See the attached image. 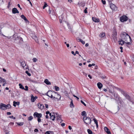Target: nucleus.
<instances>
[{
  "label": "nucleus",
  "mask_w": 134,
  "mask_h": 134,
  "mask_svg": "<svg viewBox=\"0 0 134 134\" xmlns=\"http://www.w3.org/2000/svg\"><path fill=\"white\" fill-rule=\"evenodd\" d=\"M5 104L1 103L0 104V109L3 110H5Z\"/></svg>",
  "instance_id": "1a4fd4ad"
},
{
  "label": "nucleus",
  "mask_w": 134,
  "mask_h": 134,
  "mask_svg": "<svg viewBox=\"0 0 134 134\" xmlns=\"http://www.w3.org/2000/svg\"><path fill=\"white\" fill-rule=\"evenodd\" d=\"M3 71H4V72H6V69H5L4 68H3Z\"/></svg>",
  "instance_id": "e2e57ef3"
},
{
  "label": "nucleus",
  "mask_w": 134,
  "mask_h": 134,
  "mask_svg": "<svg viewBox=\"0 0 134 134\" xmlns=\"http://www.w3.org/2000/svg\"><path fill=\"white\" fill-rule=\"evenodd\" d=\"M102 2L103 4H105L106 3V2L105 1H103V0L102 1Z\"/></svg>",
  "instance_id": "09e8293b"
},
{
  "label": "nucleus",
  "mask_w": 134,
  "mask_h": 134,
  "mask_svg": "<svg viewBox=\"0 0 134 134\" xmlns=\"http://www.w3.org/2000/svg\"><path fill=\"white\" fill-rule=\"evenodd\" d=\"M88 76L90 79H91L92 78V77L91 76V75H88Z\"/></svg>",
  "instance_id": "4d7b16f0"
},
{
  "label": "nucleus",
  "mask_w": 134,
  "mask_h": 134,
  "mask_svg": "<svg viewBox=\"0 0 134 134\" xmlns=\"http://www.w3.org/2000/svg\"><path fill=\"white\" fill-rule=\"evenodd\" d=\"M81 102L85 106H86V104L82 100H81Z\"/></svg>",
  "instance_id": "79ce46f5"
},
{
  "label": "nucleus",
  "mask_w": 134,
  "mask_h": 134,
  "mask_svg": "<svg viewBox=\"0 0 134 134\" xmlns=\"http://www.w3.org/2000/svg\"><path fill=\"white\" fill-rule=\"evenodd\" d=\"M46 95L56 101L60 100L61 98V96L58 93L51 90L48 91L46 93Z\"/></svg>",
  "instance_id": "f257e3e1"
},
{
  "label": "nucleus",
  "mask_w": 134,
  "mask_h": 134,
  "mask_svg": "<svg viewBox=\"0 0 134 134\" xmlns=\"http://www.w3.org/2000/svg\"><path fill=\"white\" fill-rule=\"evenodd\" d=\"M46 119H48L49 118V116H48V115H46Z\"/></svg>",
  "instance_id": "680f3d73"
},
{
  "label": "nucleus",
  "mask_w": 134,
  "mask_h": 134,
  "mask_svg": "<svg viewBox=\"0 0 134 134\" xmlns=\"http://www.w3.org/2000/svg\"><path fill=\"white\" fill-rule=\"evenodd\" d=\"M44 82L47 85H50L51 84V82L47 79L44 80Z\"/></svg>",
  "instance_id": "dca6fc26"
},
{
  "label": "nucleus",
  "mask_w": 134,
  "mask_h": 134,
  "mask_svg": "<svg viewBox=\"0 0 134 134\" xmlns=\"http://www.w3.org/2000/svg\"><path fill=\"white\" fill-rule=\"evenodd\" d=\"M54 87L56 91H58L59 90V88L58 87L55 86Z\"/></svg>",
  "instance_id": "473e14b6"
},
{
  "label": "nucleus",
  "mask_w": 134,
  "mask_h": 134,
  "mask_svg": "<svg viewBox=\"0 0 134 134\" xmlns=\"http://www.w3.org/2000/svg\"><path fill=\"white\" fill-rule=\"evenodd\" d=\"M11 108V106L9 104H8L7 105H6L5 108L6 109H9Z\"/></svg>",
  "instance_id": "c85d7f7f"
},
{
  "label": "nucleus",
  "mask_w": 134,
  "mask_h": 134,
  "mask_svg": "<svg viewBox=\"0 0 134 134\" xmlns=\"http://www.w3.org/2000/svg\"><path fill=\"white\" fill-rule=\"evenodd\" d=\"M4 83L3 84V86H4L5 85L6 83V81H5V82H3Z\"/></svg>",
  "instance_id": "0e129e2a"
},
{
  "label": "nucleus",
  "mask_w": 134,
  "mask_h": 134,
  "mask_svg": "<svg viewBox=\"0 0 134 134\" xmlns=\"http://www.w3.org/2000/svg\"><path fill=\"white\" fill-rule=\"evenodd\" d=\"M25 73L29 76H30L31 75V74L28 71H26Z\"/></svg>",
  "instance_id": "58836bf2"
},
{
  "label": "nucleus",
  "mask_w": 134,
  "mask_h": 134,
  "mask_svg": "<svg viewBox=\"0 0 134 134\" xmlns=\"http://www.w3.org/2000/svg\"><path fill=\"white\" fill-rule=\"evenodd\" d=\"M0 82H5V80L4 79H3L1 77H0Z\"/></svg>",
  "instance_id": "a878e982"
},
{
  "label": "nucleus",
  "mask_w": 134,
  "mask_h": 134,
  "mask_svg": "<svg viewBox=\"0 0 134 134\" xmlns=\"http://www.w3.org/2000/svg\"><path fill=\"white\" fill-rule=\"evenodd\" d=\"M33 119V117L32 116H30L28 118V120L29 121H31Z\"/></svg>",
  "instance_id": "c9c22d12"
},
{
  "label": "nucleus",
  "mask_w": 134,
  "mask_h": 134,
  "mask_svg": "<svg viewBox=\"0 0 134 134\" xmlns=\"http://www.w3.org/2000/svg\"><path fill=\"white\" fill-rule=\"evenodd\" d=\"M77 40L78 42H80L83 44H85V41H83L80 38H77Z\"/></svg>",
  "instance_id": "aec40b11"
},
{
  "label": "nucleus",
  "mask_w": 134,
  "mask_h": 134,
  "mask_svg": "<svg viewBox=\"0 0 134 134\" xmlns=\"http://www.w3.org/2000/svg\"><path fill=\"white\" fill-rule=\"evenodd\" d=\"M19 87L20 88L23 90L25 89L24 87L23 86V85L21 83H19Z\"/></svg>",
  "instance_id": "cd10ccee"
},
{
  "label": "nucleus",
  "mask_w": 134,
  "mask_h": 134,
  "mask_svg": "<svg viewBox=\"0 0 134 134\" xmlns=\"http://www.w3.org/2000/svg\"><path fill=\"white\" fill-rule=\"evenodd\" d=\"M109 92L110 93H111L112 94H113V95H115V94L114 93V91L113 90L112 91L109 89Z\"/></svg>",
  "instance_id": "f704fd0d"
},
{
  "label": "nucleus",
  "mask_w": 134,
  "mask_h": 134,
  "mask_svg": "<svg viewBox=\"0 0 134 134\" xmlns=\"http://www.w3.org/2000/svg\"><path fill=\"white\" fill-rule=\"evenodd\" d=\"M127 20V17L125 15L122 16L120 18V20L122 22L126 21Z\"/></svg>",
  "instance_id": "39448f33"
},
{
  "label": "nucleus",
  "mask_w": 134,
  "mask_h": 134,
  "mask_svg": "<svg viewBox=\"0 0 134 134\" xmlns=\"http://www.w3.org/2000/svg\"><path fill=\"white\" fill-rule=\"evenodd\" d=\"M89 45V44L88 43H87L85 44L86 47H88Z\"/></svg>",
  "instance_id": "bf43d9fd"
},
{
  "label": "nucleus",
  "mask_w": 134,
  "mask_h": 134,
  "mask_svg": "<svg viewBox=\"0 0 134 134\" xmlns=\"http://www.w3.org/2000/svg\"><path fill=\"white\" fill-rule=\"evenodd\" d=\"M93 120L94 121V122L96 124H98V122L95 118H94L93 119Z\"/></svg>",
  "instance_id": "ea45409f"
},
{
  "label": "nucleus",
  "mask_w": 134,
  "mask_h": 134,
  "mask_svg": "<svg viewBox=\"0 0 134 134\" xmlns=\"http://www.w3.org/2000/svg\"><path fill=\"white\" fill-rule=\"evenodd\" d=\"M38 131L37 129H35L34 130V131L35 132H38Z\"/></svg>",
  "instance_id": "6e6d98bb"
},
{
  "label": "nucleus",
  "mask_w": 134,
  "mask_h": 134,
  "mask_svg": "<svg viewBox=\"0 0 134 134\" xmlns=\"http://www.w3.org/2000/svg\"><path fill=\"white\" fill-rule=\"evenodd\" d=\"M83 121L85 124L88 125L91 124V120L90 118L85 116H83Z\"/></svg>",
  "instance_id": "7ed1b4c3"
},
{
  "label": "nucleus",
  "mask_w": 134,
  "mask_h": 134,
  "mask_svg": "<svg viewBox=\"0 0 134 134\" xmlns=\"http://www.w3.org/2000/svg\"><path fill=\"white\" fill-rule=\"evenodd\" d=\"M49 111H47L46 112V114L47 115L48 114H49Z\"/></svg>",
  "instance_id": "052dcab7"
},
{
  "label": "nucleus",
  "mask_w": 134,
  "mask_h": 134,
  "mask_svg": "<svg viewBox=\"0 0 134 134\" xmlns=\"http://www.w3.org/2000/svg\"><path fill=\"white\" fill-rule=\"evenodd\" d=\"M21 18L23 19L25 21V22L26 23H29V22L28 20L23 15H22L21 16Z\"/></svg>",
  "instance_id": "9d476101"
},
{
  "label": "nucleus",
  "mask_w": 134,
  "mask_h": 134,
  "mask_svg": "<svg viewBox=\"0 0 134 134\" xmlns=\"http://www.w3.org/2000/svg\"><path fill=\"white\" fill-rule=\"evenodd\" d=\"M51 132H52V131H48L46 132L45 134H50Z\"/></svg>",
  "instance_id": "a19ab883"
},
{
  "label": "nucleus",
  "mask_w": 134,
  "mask_h": 134,
  "mask_svg": "<svg viewBox=\"0 0 134 134\" xmlns=\"http://www.w3.org/2000/svg\"><path fill=\"white\" fill-rule=\"evenodd\" d=\"M49 14L50 16L52 19H54L56 18V16L54 11H53L52 12V13H49Z\"/></svg>",
  "instance_id": "0eeeda50"
},
{
  "label": "nucleus",
  "mask_w": 134,
  "mask_h": 134,
  "mask_svg": "<svg viewBox=\"0 0 134 134\" xmlns=\"http://www.w3.org/2000/svg\"><path fill=\"white\" fill-rule=\"evenodd\" d=\"M12 12L13 14H15L16 13H19V12L16 8H14L12 9Z\"/></svg>",
  "instance_id": "9b49d317"
},
{
  "label": "nucleus",
  "mask_w": 134,
  "mask_h": 134,
  "mask_svg": "<svg viewBox=\"0 0 134 134\" xmlns=\"http://www.w3.org/2000/svg\"><path fill=\"white\" fill-rule=\"evenodd\" d=\"M105 35V34L104 33H102L100 34L99 36L101 37H104Z\"/></svg>",
  "instance_id": "393cba45"
},
{
  "label": "nucleus",
  "mask_w": 134,
  "mask_h": 134,
  "mask_svg": "<svg viewBox=\"0 0 134 134\" xmlns=\"http://www.w3.org/2000/svg\"><path fill=\"white\" fill-rule=\"evenodd\" d=\"M31 101L32 102H34L35 101L36 99L31 94Z\"/></svg>",
  "instance_id": "5701e85b"
},
{
  "label": "nucleus",
  "mask_w": 134,
  "mask_h": 134,
  "mask_svg": "<svg viewBox=\"0 0 134 134\" xmlns=\"http://www.w3.org/2000/svg\"><path fill=\"white\" fill-rule=\"evenodd\" d=\"M124 96H125L126 98L127 99L129 100H130V97L127 94H124Z\"/></svg>",
  "instance_id": "c756f323"
},
{
  "label": "nucleus",
  "mask_w": 134,
  "mask_h": 134,
  "mask_svg": "<svg viewBox=\"0 0 134 134\" xmlns=\"http://www.w3.org/2000/svg\"><path fill=\"white\" fill-rule=\"evenodd\" d=\"M24 124V123L23 122L17 123V125H19V126L22 125Z\"/></svg>",
  "instance_id": "7c9ffc66"
},
{
  "label": "nucleus",
  "mask_w": 134,
  "mask_h": 134,
  "mask_svg": "<svg viewBox=\"0 0 134 134\" xmlns=\"http://www.w3.org/2000/svg\"><path fill=\"white\" fill-rule=\"evenodd\" d=\"M3 0H0V4H3Z\"/></svg>",
  "instance_id": "de8ad7c7"
},
{
  "label": "nucleus",
  "mask_w": 134,
  "mask_h": 134,
  "mask_svg": "<svg viewBox=\"0 0 134 134\" xmlns=\"http://www.w3.org/2000/svg\"><path fill=\"white\" fill-rule=\"evenodd\" d=\"M117 32L115 29H114L113 30V33L112 35V37L114 40V41H115L116 39V35Z\"/></svg>",
  "instance_id": "20e7f679"
},
{
  "label": "nucleus",
  "mask_w": 134,
  "mask_h": 134,
  "mask_svg": "<svg viewBox=\"0 0 134 134\" xmlns=\"http://www.w3.org/2000/svg\"><path fill=\"white\" fill-rule=\"evenodd\" d=\"M38 107L39 109L42 110L43 108L44 105L42 104L38 103Z\"/></svg>",
  "instance_id": "ddd939ff"
},
{
  "label": "nucleus",
  "mask_w": 134,
  "mask_h": 134,
  "mask_svg": "<svg viewBox=\"0 0 134 134\" xmlns=\"http://www.w3.org/2000/svg\"><path fill=\"white\" fill-rule=\"evenodd\" d=\"M92 19L93 21L95 22H98L99 21V19L98 18L93 17L92 18Z\"/></svg>",
  "instance_id": "4468645a"
},
{
  "label": "nucleus",
  "mask_w": 134,
  "mask_h": 134,
  "mask_svg": "<svg viewBox=\"0 0 134 134\" xmlns=\"http://www.w3.org/2000/svg\"><path fill=\"white\" fill-rule=\"evenodd\" d=\"M17 40L16 42H19L20 41V40L21 41H23V39L20 37H18L15 40Z\"/></svg>",
  "instance_id": "b1692460"
},
{
  "label": "nucleus",
  "mask_w": 134,
  "mask_h": 134,
  "mask_svg": "<svg viewBox=\"0 0 134 134\" xmlns=\"http://www.w3.org/2000/svg\"><path fill=\"white\" fill-rule=\"evenodd\" d=\"M132 59L134 62V56H133L132 57Z\"/></svg>",
  "instance_id": "774afa93"
},
{
  "label": "nucleus",
  "mask_w": 134,
  "mask_h": 134,
  "mask_svg": "<svg viewBox=\"0 0 134 134\" xmlns=\"http://www.w3.org/2000/svg\"><path fill=\"white\" fill-rule=\"evenodd\" d=\"M104 130L108 134H111V132L109 131V130L108 129V127H105L104 128Z\"/></svg>",
  "instance_id": "f8f14e48"
},
{
  "label": "nucleus",
  "mask_w": 134,
  "mask_h": 134,
  "mask_svg": "<svg viewBox=\"0 0 134 134\" xmlns=\"http://www.w3.org/2000/svg\"><path fill=\"white\" fill-rule=\"evenodd\" d=\"M87 8H86V9L84 10V12L85 13H87Z\"/></svg>",
  "instance_id": "a18cd8bd"
},
{
  "label": "nucleus",
  "mask_w": 134,
  "mask_h": 134,
  "mask_svg": "<svg viewBox=\"0 0 134 134\" xmlns=\"http://www.w3.org/2000/svg\"><path fill=\"white\" fill-rule=\"evenodd\" d=\"M73 95L74 97L76 98L77 99H79V98L75 95L74 94H73Z\"/></svg>",
  "instance_id": "603ef678"
},
{
  "label": "nucleus",
  "mask_w": 134,
  "mask_h": 134,
  "mask_svg": "<svg viewBox=\"0 0 134 134\" xmlns=\"http://www.w3.org/2000/svg\"><path fill=\"white\" fill-rule=\"evenodd\" d=\"M37 121L38 122H40L41 121V120L40 118H38Z\"/></svg>",
  "instance_id": "49530a36"
},
{
  "label": "nucleus",
  "mask_w": 134,
  "mask_h": 134,
  "mask_svg": "<svg viewBox=\"0 0 134 134\" xmlns=\"http://www.w3.org/2000/svg\"><path fill=\"white\" fill-rule=\"evenodd\" d=\"M61 125L62 126H64L65 125V124L64 123H62L61 124Z\"/></svg>",
  "instance_id": "5fc2aeb1"
},
{
  "label": "nucleus",
  "mask_w": 134,
  "mask_h": 134,
  "mask_svg": "<svg viewBox=\"0 0 134 134\" xmlns=\"http://www.w3.org/2000/svg\"><path fill=\"white\" fill-rule=\"evenodd\" d=\"M53 114L52 116L50 117V119H51L53 121H54L55 120V115L54 113H53Z\"/></svg>",
  "instance_id": "412c9836"
},
{
  "label": "nucleus",
  "mask_w": 134,
  "mask_h": 134,
  "mask_svg": "<svg viewBox=\"0 0 134 134\" xmlns=\"http://www.w3.org/2000/svg\"><path fill=\"white\" fill-rule=\"evenodd\" d=\"M21 65L24 69H25L26 68V64L24 62H22L21 63Z\"/></svg>",
  "instance_id": "2eb2a0df"
},
{
  "label": "nucleus",
  "mask_w": 134,
  "mask_h": 134,
  "mask_svg": "<svg viewBox=\"0 0 134 134\" xmlns=\"http://www.w3.org/2000/svg\"><path fill=\"white\" fill-rule=\"evenodd\" d=\"M97 85L98 88L99 89H101L103 86L102 84L100 82L97 83Z\"/></svg>",
  "instance_id": "f3484780"
},
{
  "label": "nucleus",
  "mask_w": 134,
  "mask_h": 134,
  "mask_svg": "<svg viewBox=\"0 0 134 134\" xmlns=\"http://www.w3.org/2000/svg\"><path fill=\"white\" fill-rule=\"evenodd\" d=\"M121 37L122 39L124 40L126 42L125 43L128 45L130 44L131 43L129 41H131V38L128 34L125 32H123L121 35Z\"/></svg>",
  "instance_id": "f03ea898"
},
{
  "label": "nucleus",
  "mask_w": 134,
  "mask_h": 134,
  "mask_svg": "<svg viewBox=\"0 0 134 134\" xmlns=\"http://www.w3.org/2000/svg\"><path fill=\"white\" fill-rule=\"evenodd\" d=\"M33 115L35 118L37 117L38 118H39L42 117V114L41 113H38L36 112L34 113Z\"/></svg>",
  "instance_id": "423d86ee"
},
{
  "label": "nucleus",
  "mask_w": 134,
  "mask_h": 134,
  "mask_svg": "<svg viewBox=\"0 0 134 134\" xmlns=\"http://www.w3.org/2000/svg\"><path fill=\"white\" fill-rule=\"evenodd\" d=\"M32 38L34 39L36 42H38V39L37 36L35 35H33L32 36Z\"/></svg>",
  "instance_id": "6ab92c4d"
},
{
  "label": "nucleus",
  "mask_w": 134,
  "mask_h": 134,
  "mask_svg": "<svg viewBox=\"0 0 134 134\" xmlns=\"http://www.w3.org/2000/svg\"><path fill=\"white\" fill-rule=\"evenodd\" d=\"M48 6V5H47V3L46 2H44V4L43 7V9H44L46 7Z\"/></svg>",
  "instance_id": "4c0bfd02"
},
{
  "label": "nucleus",
  "mask_w": 134,
  "mask_h": 134,
  "mask_svg": "<svg viewBox=\"0 0 134 134\" xmlns=\"http://www.w3.org/2000/svg\"><path fill=\"white\" fill-rule=\"evenodd\" d=\"M87 132L89 134H92V131L90 129L87 130Z\"/></svg>",
  "instance_id": "e433bc0d"
},
{
  "label": "nucleus",
  "mask_w": 134,
  "mask_h": 134,
  "mask_svg": "<svg viewBox=\"0 0 134 134\" xmlns=\"http://www.w3.org/2000/svg\"><path fill=\"white\" fill-rule=\"evenodd\" d=\"M81 115L82 116H86V113L85 111H83L82 112Z\"/></svg>",
  "instance_id": "2f4dec72"
},
{
  "label": "nucleus",
  "mask_w": 134,
  "mask_h": 134,
  "mask_svg": "<svg viewBox=\"0 0 134 134\" xmlns=\"http://www.w3.org/2000/svg\"><path fill=\"white\" fill-rule=\"evenodd\" d=\"M110 7L113 10H116L117 9L116 7L113 4H110Z\"/></svg>",
  "instance_id": "6e6552de"
},
{
  "label": "nucleus",
  "mask_w": 134,
  "mask_h": 134,
  "mask_svg": "<svg viewBox=\"0 0 134 134\" xmlns=\"http://www.w3.org/2000/svg\"><path fill=\"white\" fill-rule=\"evenodd\" d=\"M83 74L86 76H87V74L84 73V72H83Z\"/></svg>",
  "instance_id": "69168bd1"
},
{
  "label": "nucleus",
  "mask_w": 134,
  "mask_h": 134,
  "mask_svg": "<svg viewBox=\"0 0 134 134\" xmlns=\"http://www.w3.org/2000/svg\"><path fill=\"white\" fill-rule=\"evenodd\" d=\"M13 105L15 107H16V105H19L20 104L19 102H16L15 101H13Z\"/></svg>",
  "instance_id": "a211bd4d"
},
{
  "label": "nucleus",
  "mask_w": 134,
  "mask_h": 134,
  "mask_svg": "<svg viewBox=\"0 0 134 134\" xmlns=\"http://www.w3.org/2000/svg\"><path fill=\"white\" fill-rule=\"evenodd\" d=\"M118 42L119 44L121 45H123L125 43V42L122 40L119 41Z\"/></svg>",
  "instance_id": "4be33fe9"
},
{
  "label": "nucleus",
  "mask_w": 134,
  "mask_h": 134,
  "mask_svg": "<svg viewBox=\"0 0 134 134\" xmlns=\"http://www.w3.org/2000/svg\"><path fill=\"white\" fill-rule=\"evenodd\" d=\"M57 119L58 121H59L60 120H61V118L60 117V116L58 115L57 117Z\"/></svg>",
  "instance_id": "72a5a7b5"
},
{
  "label": "nucleus",
  "mask_w": 134,
  "mask_h": 134,
  "mask_svg": "<svg viewBox=\"0 0 134 134\" xmlns=\"http://www.w3.org/2000/svg\"><path fill=\"white\" fill-rule=\"evenodd\" d=\"M68 128H69V129L70 130H71V129H72V128H71V126H69Z\"/></svg>",
  "instance_id": "13d9d810"
},
{
  "label": "nucleus",
  "mask_w": 134,
  "mask_h": 134,
  "mask_svg": "<svg viewBox=\"0 0 134 134\" xmlns=\"http://www.w3.org/2000/svg\"><path fill=\"white\" fill-rule=\"evenodd\" d=\"M45 107L47 108H48V105L47 104H45Z\"/></svg>",
  "instance_id": "3c124183"
},
{
  "label": "nucleus",
  "mask_w": 134,
  "mask_h": 134,
  "mask_svg": "<svg viewBox=\"0 0 134 134\" xmlns=\"http://www.w3.org/2000/svg\"><path fill=\"white\" fill-rule=\"evenodd\" d=\"M32 61L34 63H36L38 61V59L36 58H34L32 59Z\"/></svg>",
  "instance_id": "bb28decb"
},
{
  "label": "nucleus",
  "mask_w": 134,
  "mask_h": 134,
  "mask_svg": "<svg viewBox=\"0 0 134 134\" xmlns=\"http://www.w3.org/2000/svg\"><path fill=\"white\" fill-rule=\"evenodd\" d=\"M25 88L24 89L25 90L28 91V87L27 86H26L25 87Z\"/></svg>",
  "instance_id": "37998d69"
},
{
  "label": "nucleus",
  "mask_w": 134,
  "mask_h": 134,
  "mask_svg": "<svg viewBox=\"0 0 134 134\" xmlns=\"http://www.w3.org/2000/svg\"><path fill=\"white\" fill-rule=\"evenodd\" d=\"M11 113L10 112H8L7 113V114L8 115H11Z\"/></svg>",
  "instance_id": "864d4df0"
},
{
  "label": "nucleus",
  "mask_w": 134,
  "mask_h": 134,
  "mask_svg": "<svg viewBox=\"0 0 134 134\" xmlns=\"http://www.w3.org/2000/svg\"><path fill=\"white\" fill-rule=\"evenodd\" d=\"M103 90L104 91H105V92H106L107 91V90L106 89H105V88H104L103 89Z\"/></svg>",
  "instance_id": "338daca9"
},
{
  "label": "nucleus",
  "mask_w": 134,
  "mask_h": 134,
  "mask_svg": "<svg viewBox=\"0 0 134 134\" xmlns=\"http://www.w3.org/2000/svg\"><path fill=\"white\" fill-rule=\"evenodd\" d=\"M9 118L14 119H15V117H14L13 116H10Z\"/></svg>",
  "instance_id": "c03bdc74"
},
{
  "label": "nucleus",
  "mask_w": 134,
  "mask_h": 134,
  "mask_svg": "<svg viewBox=\"0 0 134 134\" xmlns=\"http://www.w3.org/2000/svg\"><path fill=\"white\" fill-rule=\"evenodd\" d=\"M71 53L72 54H73L74 55H76V53H75L73 51H72Z\"/></svg>",
  "instance_id": "8fccbe9b"
}]
</instances>
